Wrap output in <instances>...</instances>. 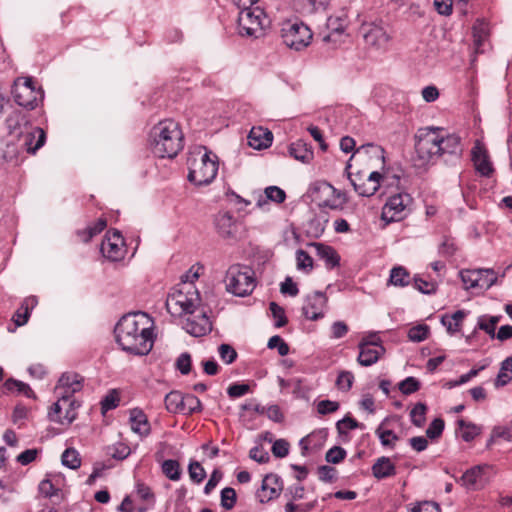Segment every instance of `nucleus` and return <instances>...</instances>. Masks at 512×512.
I'll return each mask as SVG.
<instances>
[{
    "instance_id": "nucleus-1",
    "label": "nucleus",
    "mask_w": 512,
    "mask_h": 512,
    "mask_svg": "<svg viewBox=\"0 0 512 512\" xmlns=\"http://www.w3.org/2000/svg\"><path fill=\"white\" fill-rule=\"evenodd\" d=\"M463 151L461 137L443 127H423L415 135L416 159L420 165L435 164L438 159L455 165L461 161Z\"/></svg>"
},
{
    "instance_id": "nucleus-2",
    "label": "nucleus",
    "mask_w": 512,
    "mask_h": 512,
    "mask_svg": "<svg viewBox=\"0 0 512 512\" xmlns=\"http://www.w3.org/2000/svg\"><path fill=\"white\" fill-rule=\"evenodd\" d=\"M154 322L144 312L124 315L115 327V337L122 350L134 355H147L153 347Z\"/></svg>"
},
{
    "instance_id": "nucleus-3",
    "label": "nucleus",
    "mask_w": 512,
    "mask_h": 512,
    "mask_svg": "<svg viewBox=\"0 0 512 512\" xmlns=\"http://www.w3.org/2000/svg\"><path fill=\"white\" fill-rule=\"evenodd\" d=\"M149 144L153 154L159 158L177 156L184 147L179 124L172 119L160 121L150 131Z\"/></svg>"
},
{
    "instance_id": "nucleus-4",
    "label": "nucleus",
    "mask_w": 512,
    "mask_h": 512,
    "mask_svg": "<svg viewBox=\"0 0 512 512\" xmlns=\"http://www.w3.org/2000/svg\"><path fill=\"white\" fill-rule=\"evenodd\" d=\"M191 153L187 160L188 180L196 186L210 184L218 172V157L206 148Z\"/></svg>"
},
{
    "instance_id": "nucleus-5",
    "label": "nucleus",
    "mask_w": 512,
    "mask_h": 512,
    "mask_svg": "<svg viewBox=\"0 0 512 512\" xmlns=\"http://www.w3.org/2000/svg\"><path fill=\"white\" fill-rule=\"evenodd\" d=\"M201 302L199 291L193 283H179L168 294L167 311L172 316L193 314Z\"/></svg>"
},
{
    "instance_id": "nucleus-6",
    "label": "nucleus",
    "mask_w": 512,
    "mask_h": 512,
    "mask_svg": "<svg viewBox=\"0 0 512 512\" xmlns=\"http://www.w3.org/2000/svg\"><path fill=\"white\" fill-rule=\"evenodd\" d=\"M46 141V134L40 127H31L18 134V145L7 144L3 157L7 162H17L18 154L25 151L35 154Z\"/></svg>"
},
{
    "instance_id": "nucleus-7",
    "label": "nucleus",
    "mask_w": 512,
    "mask_h": 512,
    "mask_svg": "<svg viewBox=\"0 0 512 512\" xmlns=\"http://www.w3.org/2000/svg\"><path fill=\"white\" fill-rule=\"evenodd\" d=\"M224 282L226 290L239 297L250 295L256 286L254 271L241 264H233L227 269Z\"/></svg>"
},
{
    "instance_id": "nucleus-8",
    "label": "nucleus",
    "mask_w": 512,
    "mask_h": 512,
    "mask_svg": "<svg viewBox=\"0 0 512 512\" xmlns=\"http://www.w3.org/2000/svg\"><path fill=\"white\" fill-rule=\"evenodd\" d=\"M269 25V17L258 5L241 9L239 12L238 30L241 36L259 38Z\"/></svg>"
},
{
    "instance_id": "nucleus-9",
    "label": "nucleus",
    "mask_w": 512,
    "mask_h": 512,
    "mask_svg": "<svg viewBox=\"0 0 512 512\" xmlns=\"http://www.w3.org/2000/svg\"><path fill=\"white\" fill-rule=\"evenodd\" d=\"M14 101L26 109H34L43 99L41 88H36L31 77H18L13 84Z\"/></svg>"
},
{
    "instance_id": "nucleus-10",
    "label": "nucleus",
    "mask_w": 512,
    "mask_h": 512,
    "mask_svg": "<svg viewBox=\"0 0 512 512\" xmlns=\"http://www.w3.org/2000/svg\"><path fill=\"white\" fill-rule=\"evenodd\" d=\"M284 44L294 50H302L312 40L310 28L302 22H287L281 29Z\"/></svg>"
},
{
    "instance_id": "nucleus-11",
    "label": "nucleus",
    "mask_w": 512,
    "mask_h": 512,
    "mask_svg": "<svg viewBox=\"0 0 512 512\" xmlns=\"http://www.w3.org/2000/svg\"><path fill=\"white\" fill-rule=\"evenodd\" d=\"M82 386L83 378L80 375L71 372L62 374L55 387L58 401L54 403V413L60 412L68 398H72L74 393L82 389Z\"/></svg>"
},
{
    "instance_id": "nucleus-12",
    "label": "nucleus",
    "mask_w": 512,
    "mask_h": 512,
    "mask_svg": "<svg viewBox=\"0 0 512 512\" xmlns=\"http://www.w3.org/2000/svg\"><path fill=\"white\" fill-rule=\"evenodd\" d=\"M411 202V197L406 193H399L389 197L382 208V220L386 223H391L404 219Z\"/></svg>"
},
{
    "instance_id": "nucleus-13",
    "label": "nucleus",
    "mask_w": 512,
    "mask_h": 512,
    "mask_svg": "<svg viewBox=\"0 0 512 512\" xmlns=\"http://www.w3.org/2000/svg\"><path fill=\"white\" fill-rule=\"evenodd\" d=\"M460 277L465 289L487 290L497 281V276L492 269H465L460 271Z\"/></svg>"
},
{
    "instance_id": "nucleus-14",
    "label": "nucleus",
    "mask_w": 512,
    "mask_h": 512,
    "mask_svg": "<svg viewBox=\"0 0 512 512\" xmlns=\"http://www.w3.org/2000/svg\"><path fill=\"white\" fill-rule=\"evenodd\" d=\"M102 255L111 260L119 261L126 253L124 240L118 231H108L100 247Z\"/></svg>"
},
{
    "instance_id": "nucleus-15",
    "label": "nucleus",
    "mask_w": 512,
    "mask_h": 512,
    "mask_svg": "<svg viewBox=\"0 0 512 512\" xmlns=\"http://www.w3.org/2000/svg\"><path fill=\"white\" fill-rule=\"evenodd\" d=\"M488 465H477L468 469L459 479V482L468 490L482 489L489 481Z\"/></svg>"
},
{
    "instance_id": "nucleus-16",
    "label": "nucleus",
    "mask_w": 512,
    "mask_h": 512,
    "mask_svg": "<svg viewBox=\"0 0 512 512\" xmlns=\"http://www.w3.org/2000/svg\"><path fill=\"white\" fill-rule=\"evenodd\" d=\"M365 43L376 49H385L390 41V35L380 24L368 23L362 26Z\"/></svg>"
},
{
    "instance_id": "nucleus-17",
    "label": "nucleus",
    "mask_w": 512,
    "mask_h": 512,
    "mask_svg": "<svg viewBox=\"0 0 512 512\" xmlns=\"http://www.w3.org/2000/svg\"><path fill=\"white\" fill-rule=\"evenodd\" d=\"M327 300L326 295L320 291L308 295L302 307L303 315L312 321L323 318Z\"/></svg>"
},
{
    "instance_id": "nucleus-18",
    "label": "nucleus",
    "mask_w": 512,
    "mask_h": 512,
    "mask_svg": "<svg viewBox=\"0 0 512 512\" xmlns=\"http://www.w3.org/2000/svg\"><path fill=\"white\" fill-rule=\"evenodd\" d=\"M471 160L476 172L481 176L489 178L494 173L488 151L479 141L475 143L471 150Z\"/></svg>"
},
{
    "instance_id": "nucleus-19",
    "label": "nucleus",
    "mask_w": 512,
    "mask_h": 512,
    "mask_svg": "<svg viewBox=\"0 0 512 512\" xmlns=\"http://www.w3.org/2000/svg\"><path fill=\"white\" fill-rule=\"evenodd\" d=\"M183 328L190 335L194 337H201L212 330V322L206 312L202 311L198 315L189 316L185 320Z\"/></svg>"
},
{
    "instance_id": "nucleus-20",
    "label": "nucleus",
    "mask_w": 512,
    "mask_h": 512,
    "mask_svg": "<svg viewBox=\"0 0 512 512\" xmlns=\"http://www.w3.org/2000/svg\"><path fill=\"white\" fill-rule=\"evenodd\" d=\"M79 403L73 398H68V401L65 402V406L60 412L54 413V404L52 405L48 417L51 421L62 424V425H70L77 418V408L79 407Z\"/></svg>"
},
{
    "instance_id": "nucleus-21",
    "label": "nucleus",
    "mask_w": 512,
    "mask_h": 512,
    "mask_svg": "<svg viewBox=\"0 0 512 512\" xmlns=\"http://www.w3.org/2000/svg\"><path fill=\"white\" fill-rule=\"evenodd\" d=\"M372 343L359 342V355L357 358L361 366L368 367L375 364L382 357L386 350L383 345L371 346Z\"/></svg>"
},
{
    "instance_id": "nucleus-22",
    "label": "nucleus",
    "mask_w": 512,
    "mask_h": 512,
    "mask_svg": "<svg viewBox=\"0 0 512 512\" xmlns=\"http://www.w3.org/2000/svg\"><path fill=\"white\" fill-rule=\"evenodd\" d=\"M282 489V483L275 474H268L264 477L261 484V489L258 492L260 502L266 503L278 497Z\"/></svg>"
},
{
    "instance_id": "nucleus-23",
    "label": "nucleus",
    "mask_w": 512,
    "mask_h": 512,
    "mask_svg": "<svg viewBox=\"0 0 512 512\" xmlns=\"http://www.w3.org/2000/svg\"><path fill=\"white\" fill-rule=\"evenodd\" d=\"M215 227L218 234L225 239L234 238L237 233V223L229 212H220L216 215Z\"/></svg>"
},
{
    "instance_id": "nucleus-24",
    "label": "nucleus",
    "mask_w": 512,
    "mask_h": 512,
    "mask_svg": "<svg viewBox=\"0 0 512 512\" xmlns=\"http://www.w3.org/2000/svg\"><path fill=\"white\" fill-rule=\"evenodd\" d=\"M129 422L131 430L140 437H147L151 432V426L146 414L138 408L130 410Z\"/></svg>"
},
{
    "instance_id": "nucleus-25",
    "label": "nucleus",
    "mask_w": 512,
    "mask_h": 512,
    "mask_svg": "<svg viewBox=\"0 0 512 512\" xmlns=\"http://www.w3.org/2000/svg\"><path fill=\"white\" fill-rule=\"evenodd\" d=\"M272 140V133L262 127H253L248 135L249 146L257 150L269 147Z\"/></svg>"
},
{
    "instance_id": "nucleus-26",
    "label": "nucleus",
    "mask_w": 512,
    "mask_h": 512,
    "mask_svg": "<svg viewBox=\"0 0 512 512\" xmlns=\"http://www.w3.org/2000/svg\"><path fill=\"white\" fill-rule=\"evenodd\" d=\"M311 246L314 247L316 255L325 262L328 268L332 269L339 265L340 257L333 247L322 243H312Z\"/></svg>"
},
{
    "instance_id": "nucleus-27",
    "label": "nucleus",
    "mask_w": 512,
    "mask_h": 512,
    "mask_svg": "<svg viewBox=\"0 0 512 512\" xmlns=\"http://www.w3.org/2000/svg\"><path fill=\"white\" fill-rule=\"evenodd\" d=\"M372 474L377 479H385L396 474V467L390 458L382 456L373 464Z\"/></svg>"
},
{
    "instance_id": "nucleus-28",
    "label": "nucleus",
    "mask_w": 512,
    "mask_h": 512,
    "mask_svg": "<svg viewBox=\"0 0 512 512\" xmlns=\"http://www.w3.org/2000/svg\"><path fill=\"white\" fill-rule=\"evenodd\" d=\"M37 298L34 296L25 298L21 303V306L16 310L13 321L16 326H23L27 323L31 310L37 305Z\"/></svg>"
},
{
    "instance_id": "nucleus-29",
    "label": "nucleus",
    "mask_w": 512,
    "mask_h": 512,
    "mask_svg": "<svg viewBox=\"0 0 512 512\" xmlns=\"http://www.w3.org/2000/svg\"><path fill=\"white\" fill-rule=\"evenodd\" d=\"M347 27L346 18L331 16L327 20V28L329 34L324 36L323 40L326 42L336 41V37L342 36Z\"/></svg>"
},
{
    "instance_id": "nucleus-30",
    "label": "nucleus",
    "mask_w": 512,
    "mask_h": 512,
    "mask_svg": "<svg viewBox=\"0 0 512 512\" xmlns=\"http://www.w3.org/2000/svg\"><path fill=\"white\" fill-rule=\"evenodd\" d=\"M290 155L298 161L309 163L313 159V151L303 140L292 143L289 147Z\"/></svg>"
},
{
    "instance_id": "nucleus-31",
    "label": "nucleus",
    "mask_w": 512,
    "mask_h": 512,
    "mask_svg": "<svg viewBox=\"0 0 512 512\" xmlns=\"http://www.w3.org/2000/svg\"><path fill=\"white\" fill-rule=\"evenodd\" d=\"M382 179L383 175L381 173L377 171L370 172L363 185V188H361L358 192V195L362 197L373 196L379 190Z\"/></svg>"
},
{
    "instance_id": "nucleus-32",
    "label": "nucleus",
    "mask_w": 512,
    "mask_h": 512,
    "mask_svg": "<svg viewBox=\"0 0 512 512\" xmlns=\"http://www.w3.org/2000/svg\"><path fill=\"white\" fill-rule=\"evenodd\" d=\"M466 316L465 311L457 310L452 315L442 316L441 322L447 328L450 334L458 332L461 328V323Z\"/></svg>"
},
{
    "instance_id": "nucleus-33",
    "label": "nucleus",
    "mask_w": 512,
    "mask_h": 512,
    "mask_svg": "<svg viewBox=\"0 0 512 512\" xmlns=\"http://www.w3.org/2000/svg\"><path fill=\"white\" fill-rule=\"evenodd\" d=\"M458 431L460 432L461 438L465 442L472 441L476 436L480 434L481 428L472 422H467L464 419L457 421Z\"/></svg>"
},
{
    "instance_id": "nucleus-34",
    "label": "nucleus",
    "mask_w": 512,
    "mask_h": 512,
    "mask_svg": "<svg viewBox=\"0 0 512 512\" xmlns=\"http://www.w3.org/2000/svg\"><path fill=\"white\" fill-rule=\"evenodd\" d=\"M388 419H384L381 424L377 427L375 433L379 437V440L383 446L393 447L398 441V436L390 429H386L384 426Z\"/></svg>"
},
{
    "instance_id": "nucleus-35",
    "label": "nucleus",
    "mask_w": 512,
    "mask_h": 512,
    "mask_svg": "<svg viewBox=\"0 0 512 512\" xmlns=\"http://www.w3.org/2000/svg\"><path fill=\"white\" fill-rule=\"evenodd\" d=\"M410 282L409 272L402 266L394 267L390 272L389 283L394 286L404 287Z\"/></svg>"
},
{
    "instance_id": "nucleus-36",
    "label": "nucleus",
    "mask_w": 512,
    "mask_h": 512,
    "mask_svg": "<svg viewBox=\"0 0 512 512\" xmlns=\"http://www.w3.org/2000/svg\"><path fill=\"white\" fill-rule=\"evenodd\" d=\"M166 409L171 413L183 411V395L178 391H171L164 399Z\"/></svg>"
},
{
    "instance_id": "nucleus-37",
    "label": "nucleus",
    "mask_w": 512,
    "mask_h": 512,
    "mask_svg": "<svg viewBox=\"0 0 512 512\" xmlns=\"http://www.w3.org/2000/svg\"><path fill=\"white\" fill-rule=\"evenodd\" d=\"M473 42L477 53L483 52L484 42L488 37L487 26L484 23H477L473 26Z\"/></svg>"
},
{
    "instance_id": "nucleus-38",
    "label": "nucleus",
    "mask_w": 512,
    "mask_h": 512,
    "mask_svg": "<svg viewBox=\"0 0 512 512\" xmlns=\"http://www.w3.org/2000/svg\"><path fill=\"white\" fill-rule=\"evenodd\" d=\"M500 318V316L482 315L478 318L477 327L485 331L491 338H495L496 325Z\"/></svg>"
},
{
    "instance_id": "nucleus-39",
    "label": "nucleus",
    "mask_w": 512,
    "mask_h": 512,
    "mask_svg": "<svg viewBox=\"0 0 512 512\" xmlns=\"http://www.w3.org/2000/svg\"><path fill=\"white\" fill-rule=\"evenodd\" d=\"M162 472L172 481H178L181 477L180 465L176 460H165L162 463Z\"/></svg>"
},
{
    "instance_id": "nucleus-40",
    "label": "nucleus",
    "mask_w": 512,
    "mask_h": 512,
    "mask_svg": "<svg viewBox=\"0 0 512 512\" xmlns=\"http://www.w3.org/2000/svg\"><path fill=\"white\" fill-rule=\"evenodd\" d=\"M351 168V165L348 163L345 170L347 172V177L350 181V184L352 185L354 191L358 194L361 188H363V185L367 179L368 174L364 173L363 171H357V172H350L349 169Z\"/></svg>"
},
{
    "instance_id": "nucleus-41",
    "label": "nucleus",
    "mask_w": 512,
    "mask_h": 512,
    "mask_svg": "<svg viewBox=\"0 0 512 512\" xmlns=\"http://www.w3.org/2000/svg\"><path fill=\"white\" fill-rule=\"evenodd\" d=\"M61 461L70 469H77L81 465L79 453L74 448H67L62 454Z\"/></svg>"
},
{
    "instance_id": "nucleus-42",
    "label": "nucleus",
    "mask_w": 512,
    "mask_h": 512,
    "mask_svg": "<svg viewBox=\"0 0 512 512\" xmlns=\"http://www.w3.org/2000/svg\"><path fill=\"white\" fill-rule=\"evenodd\" d=\"M202 410V404L198 397L187 394L183 396V411L184 414H192L200 412Z\"/></svg>"
},
{
    "instance_id": "nucleus-43",
    "label": "nucleus",
    "mask_w": 512,
    "mask_h": 512,
    "mask_svg": "<svg viewBox=\"0 0 512 512\" xmlns=\"http://www.w3.org/2000/svg\"><path fill=\"white\" fill-rule=\"evenodd\" d=\"M220 499L221 506L225 510H230L235 506L237 501L236 491L231 487H225L221 491Z\"/></svg>"
},
{
    "instance_id": "nucleus-44",
    "label": "nucleus",
    "mask_w": 512,
    "mask_h": 512,
    "mask_svg": "<svg viewBox=\"0 0 512 512\" xmlns=\"http://www.w3.org/2000/svg\"><path fill=\"white\" fill-rule=\"evenodd\" d=\"M296 261L298 270L310 272L313 269L312 257L302 249L296 251Z\"/></svg>"
},
{
    "instance_id": "nucleus-45",
    "label": "nucleus",
    "mask_w": 512,
    "mask_h": 512,
    "mask_svg": "<svg viewBox=\"0 0 512 512\" xmlns=\"http://www.w3.org/2000/svg\"><path fill=\"white\" fill-rule=\"evenodd\" d=\"M426 405L423 403H417L412 410L410 411L411 422L417 426L421 427L425 422L426 415Z\"/></svg>"
},
{
    "instance_id": "nucleus-46",
    "label": "nucleus",
    "mask_w": 512,
    "mask_h": 512,
    "mask_svg": "<svg viewBox=\"0 0 512 512\" xmlns=\"http://www.w3.org/2000/svg\"><path fill=\"white\" fill-rule=\"evenodd\" d=\"M188 472L191 480L195 483H201L206 478V471L197 461H191L188 466Z\"/></svg>"
},
{
    "instance_id": "nucleus-47",
    "label": "nucleus",
    "mask_w": 512,
    "mask_h": 512,
    "mask_svg": "<svg viewBox=\"0 0 512 512\" xmlns=\"http://www.w3.org/2000/svg\"><path fill=\"white\" fill-rule=\"evenodd\" d=\"M491 438H502L505 441L512 442V420L506 425H499L493 428Z\"/></svg>"
},
{
    "instance_id": "nucleus-48",
    "label": "nucleus",
    "mask_w": 512,
    "mask_h": 512,
    "mask_svg": "<svg viewBox=\"0 0 512 512\" xmlns=\"http://www.w3.org/2000/svg\"><path fill=\"white\" fill-rule=\"evenodd\" d=\"M218 353L220 356V359L225 364H231L233 363L237 358V352L236 350L229 344H221L218 347Z\"/></svg>"
},
{
    "instance_id": "nucleus-49",
    "label": "nucleus",
    "mask_w": 512,
    "mask_h": 512,
    "mask_svg": "<svg viewBox=\"0 0 512 512\" xmlns=\"http://www.w3.org/2000/svg\"><path fill=\"white\" fill-rule=\"evenodd\" d=\"M429 334V328L427 325H418L409 329L408 338L413 342L424 341Z\"/></svg>"
},
{
    "instance_id": "nucleus-50",
    "label": "nucleus",
    "mask_w": 512,
    "mask_h": 512,
    "mask_svg": "<svg viewBox=\"0 0 512 512\" xmlns=\"http://www.w3.org/2000/svg\"><path fill=\"white\" fill-rule=\"evenodd\" d=\"M353 381H354V375L352 372L342 371L339 373V375L337 377L336 386L340 390L348 391L351 389Z\"/></svg>"
},
{
    "instance_id": "nucleus-51",
    "label": "nucleus",
    "mask_w": 512,
    "mask_h": 512,
    "mask_svg": "<svg viewBox=\"0 0 512 512\" xmlns=\"http://www.w3.org/2000/svg\"><path fill=\"white\" fill-rule=\"evenodd\" d=\"M346 457V451L340 446L330 448L325 455L327 462L332 464L340 463Z\"/></svg>"
},
{
    "instance_id": "nucleus-52",
    "label": "nucleus",
    "mask_w": 512,
    "mask_h": 512,
    "mask_svg": "<svg viewBox=\"0 0 512 512\" xmlns=\"http://www.w3.org/2000/svg\"><path fill=\"white\" fill-rule=\"evenodd\" d=\"M267 346L269 349L277 348L280 356H286L289 353L288 344L278 335L272 336Z\"/></svg>"
},
{
    "instance_id": "nucleus-53",
    "label": "nucleus",
    "mask_w": 512,
    "mask_h": 512,
    "mask_svg": "<svg viewBox=\"0 0 512 512\" xmlns=\"http://www.w3.org/2000/svg\"><path fill=\"white\" fill-rule=\"evenodd\" d=\"M444 421L441 418L434 419L426 430V435L430 439H437L444 430Z\"/></svg>"
},
{
    "instance_id": "nucleus-54",
    "label": "nucleus",
    "mask_w": 512,
    "mask_h": 512,
    "mask_svg": "<svg viewBox=\"0 0 512 512\" xmlns=\"http://www.w3.org/2000/svg\"><path fill=\"white\" fill-rule=\"evenodd\" d=\"M270 311L275 318V326L277 328L283 327L287 323V318L285 316V311L282 307H280L277 303H270Z\"/></svg>"
},
{
    "instance_id": "nucleus-55",
    "label": "nucleus",
    "mask_w": 512,
    "mask_h": 512,
    "mask_svg": "<svg viewBox=\"0 0 512 512\" xmlns=\"http://www.w3.org/2000/svg\"><path fill=\"white\" fill-rule=\"evenodd\" d=\"M420 388L419 381L414 377H407L399 384L400 391L405 395H410Z\"/></svg>"
},
{
    "instance_id": "nucleus-56",
    "label": "nucleus",
    "mask_w": 512,
    "mask_h": 512,
    "mask_svg": "<svg viewBox=\"0 0 512 512\" xmlns=\"http://www.w3.org/2000/svg\"><path fill=\"white\" fill-rule=\"evenodd\" d=\"M265 195L267 199L276 202L278 204L282 203L286 199V193L283 189L278 186H269L265 189Z\"/></svg>"
},
{
    "instance_id": "nucleus-57",
    "label": "nucleus",
    "mask_w": 512,
    "mask_h": 512,
    "mask_svg": "<svg viewBox=\"0 0 512 512\" xmlns=\"http://www.w3.org/2000/svg\"><path fill=\"white\" fill-rule=\"evenodd\" d=\"M337 430L340 434L345 433L348 430H354L356 428H362L363 424L359 423L355 419L346 416L342 420L337 422Z\"/></svg>"
},
{
    "instance_id": "nucleus-58",
    "label": "nucleus",
    "mask_w": 512,
    "mask_h": 512,
    "mask_svg": "<svg viewBox=\"0 0 512 512\" xmlns=\"http://www.w3.org/2000/svg\"><path fill=\"white\" fill-rule=\"evenodd\" d=\"M414 287L423 294H432L436 291V283L420 277L414 278Z\"/></svg>"
},
{
    "instance_id": "nucleus-59",
    "label": "nucleus",
    "mask_w": 512,
    "mask_h": 512,
    "mask_svg": "<svg viewBox=\"0 0 512 512\" xmlns=\"http://www.w3.org/2000/svg\"><path fill=\"white\" fill-rule=\"evenodd\" d=\"M272 453L277 458H284L289 453V443L285 439H278L272 445Z\"/></svg>"
},
{
    "instance_id": "nucleus-60",
    "label": "nucleus",
    "mask_w": 512,
    "mask_h": 512,
    "mask_svg": "<svg viewBox=\"0 0 512 512\" xmlns=\"http://www.w3.org/2000/svg\"><path fill=\"white\" fill-rule=\"evenodd\" d=\"M176 367L181 374L187 375L191 371V356L189 353H182L176 361Z\"/></svg>"
},
{
    "instance_id": "nucleus-61",
    "label": "nucleus",
    "mask_w": 512,
    "mask_h": 512,
    "mask_svg": "<svg viewBox=\"0 0 512 512\" xmlns=\"http://www.w3.org/2000/svg\"><path fill=\"white\" fill-rule=\"evenodd\" d=\"M109 454L114 458L118 460H123L127 458L131 452L129 446L123 443H118L114 445L112 448H110Z\"/></svg>"
},
{
    "instance_id": "nucleus-62",
    "label": "nucleus",
    "mask_w": 512,
    "mask_h": 512,
    "mask_svg": "<svg viewBox=\"0 0 512 512\" xmlns=\"http://www.w3.org/2000/svg\"><path fill=\"white\" fill-rule=\"evenodd\" d=\"M358 153L365 152L379 158L384 163V149L375 144L362 145L357 149Z\"/></svg>"
},
{
    "instance_id": "nucleus-63",
    "label": "nucleus",
    "mask_w": 512,
    "mask_h": 512,
    "mask_svg": "<svg viewBox=\"0 0 512 512\" xmlns=\"http://www.w3.org/2000/svg\"><path fill=\"white\" fill-rule=\"evenodd\" d=\"M5 387L8 390L16 389L18 392L23 393L26 396H30V394L33 393L28 384H25V383H23L21 381H17V380H14V379L7 380L6 383H5Z\"/></svg>"
},
{
    "instance_id": "nucleus-64",
    "label": "nucleus",
    "mask_w": 512,
    "mask_h": 512,
    "mask_svg": "<svg viewBox=\"0 0 512 512\" xmlns=\"http://www.w3.org/2000/svg\"><path fill=\"white\" fill-rule=\"evenodd\" d=\"M410 512H440V507L434 502L424 501L415 505Z\"/></svg>"
}]
</instances>
